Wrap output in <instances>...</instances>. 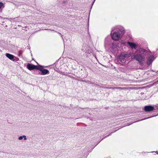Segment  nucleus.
I'll return each mask as SVG.
<instances>
[{"instance_id":"nucleus-1","label":"nucleus","mask_w":158,"mask_h":158,"mask_svg":"<svg viewBox=\"0 0 158 158\" xmlns=\"http://www.w3.org/2000/svg\"><path fill=\"white\" fill-rule=\"evenodd\" d=\"M137 54L134 56V58L140 64H142L145 61L146 55L144 54L145 50L144 49L140 48L137 51Z\"/></svg>"},{"instance_id":"nucleus-2","label":"nucleus","mask_w":158,"mask_h":158,"mask_svg":"<svg viewBox=\"0 0 158 158\" xmlns=\"http://www.w3.org/2000/svg\"><path fill=\"white\" fill-rule=\"evenodd\" d=\"M119 27V28H118V29H119V31L114 33L112 35V38L113 40H118L119 39L121 35L123 34L124 31V28L122 27Z\"/></svg>"},{"instance_id":"nucleus-3","label":"nucleus","mask_w":158,"mask_h":158,"mask_svg":"<svg viewBox=\"0 0 158 158\" xmlns=\"http://www.w3.org/2000/svg\"><path fill=\"white\" fill-rule=\"evenodd\" d=\"M131 56L130 53H123L118 56V60L121 62L125 61V59L130 57Z\"/></svg>"},{"instance_id":"nucleus-4","label":"nucleus","mask_w":158,"mask_h":158,"mask_svg":"<svg viewBox=\"0 0 158 158\" xmlns=\"http://www.w3.org/2000/svg\"><path fill=\"white\" fill-rule=\"evenodd\" d=\"M44 67L43 66L39 65V67L38 69L41 72V75H45L48 74L49 73V71L47 69H44Z\"/></svg>"},{"instance_id":"nucleus-5","label":"nucleus","mask_w":158,"mask_h":158,"mask_svg":"<svg viewBox=\"0 0 158 158\" xmlns=\"http://www.w3.org/2000/svg\"><path fill=\"white\" fill-rule=\"evenodd\" d=\"M27 69L30 70H32L34 69H38V68L39 67L38 66H36L32 64H28L27 65Z\"/></svg>"},{"instance_id":"nucleus-6","label":"nucleus","mask_w":158,"mask_h":158,"mask_svg":"<svg viewBox=\"0 0 158 158\" xmlns=\"http://www.w3.org/2000/svg\"><path fill=\"white\" fill-rule=\"evenodd\" d=\"M154 58L152 56H149L147 59V63L148 64H151L153 60H154Z\"/></svg>"},{"instance_id":"nucleus-7","label":"nucleus","mask_w":158,"mask_h":158,"mask_svg":"<svg viewBox=\"0 0 158 158\" xmlns=\"http://www.w3.org/2000/svg\"><path fill=\"white\" fill-rule=\"evenodd\" d=\"M154 109L153 106H146L144 107V110L146 111H152Z\"/></svg>"},{"instance_id":"nucleus-8","label":"nucleus","mask_w":158,"mask_h":158,"mask_svg":"<svg viewBox=\"0 0 158 158\" xmlns=\"http://www.w3.org/2000/svg\"><path fill=\"white\" fill-rule=\"evenodd\" d=\"M6 56L10 60H12L14 58V56L9 53H6Z\"/></svg>"},{"instance_id":"nucleus-9","label":"nucleus","mask_w":158,"mask_h":158,"mask_svg":"<svg viewBox=\"0 0 158 158\" xmlns=\"http://www.w3.org/2000/svg\"><path fill=\"white\" fill-rule=\"evenodd\" d=\"M127 44L132 48H135L136 46V44L133 43L128 42Z\"/></svg>"},{"instance_id":"nucleus-10","label":"nucleus","mask_w":158,"mask_h":158,"mask_svg":"<svg viewBox=\"0 0 158 158\" xmlns=\"http://www.w3.org/2000/svg\"><path fill=\"white\" fill-rule=\"evenodd\" d=\"M23 139L24 140L27 139L26 136L25 135H23L22 136H20L18 138V139L19 140H21Z\"/></svg>"},{"instance_id":"nucleus-11","label":"nucleus","mask_w":158,"mask_h":158,"mask_svg":"<svg viewBox=\"0 0 158 158\" xmlns=\"http://www.w3.org/2000/svg\"><path fill=\"white\" fill-rule=\"evenodd\" d=\"M4 7V4L0 2V9L3 8Z\"/></svg>"},{"instance_id":"nucleus-12","label":"nucleus","mask_w":158,"mask_h":158,"mask_svg":"<svg viewBox=\"0 0 158 158\" xmlns=\"http://www.w3.org/2000/svg\"><path fill=\"white\" fill-rule=\"evenodd\" d=\"M157 153V154H158V153Z\"/></svg>"}]
</instances>
